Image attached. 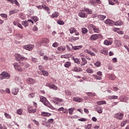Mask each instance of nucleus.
<instances>
[{
  "label": "nucleus",
  "mask_w": 129,
  "mask_h": 129,
  "mask_svg": "<svg viewBox=\"0 0 129 129\" xmlns=\"http://www.w3.org/2000/svg\"><path fill=\"white\" fill-rule=\"evenodd\" d=\"M28 111L29 112V113H35V112H36V109H31L28 108Z\"/></svg>",
  "instance_id": "nucleus-29"
},
{
  "label": "nucleus",
  "mask_w": 129,
  "mask_h": 129,
  "mask_svg": "<svg viewBox=\"0 0 129 129\" xmlns=\"http://www.w3.org/2000/svg\"><path fill=\"white\" fill-rule=\"evenodd\" d=\"M73 100L76 102H82V101H83V99L78 97H75L73 98Z\"/></svg>",
  "instance_id": "nucleus-10"
},
{
  "label": "nucleus",
  "mask_w": 129,
  "mask_h": 129,
  "mask_svg": "<svg viewBox=\"0 0 129 129\" xmlns=\"http://www.w3.org/2000/svg\"><path fill=\"white\" fill-rule=\"evenodd\" d=\"M48 123H53L54 119H49L48 120Z\"/></svg>",
  "instance_id": "nucleus-57"
},
{
  "label": "nucleus",
  "mask_w": 129,
  "mask_h": 129,
  "mask_svg": "<svg viewBox=\"0 0 129 129\" xmlns=\"http://www.w3.org/2000/svg\"><path fill=\"white\" fill-rule=\"evenodd\" d=\"M61 58H65L66 59H68V58H70L69 55L67 54L66 55H61Z\"/></svg>",
  "instance_id": "nucleus-52"
},
{
  "label": "nucleus",
  "mask_w": 129,
  "mask_h": 129,
  "mask_svg": "<svg viewBox=\"0 0 129 129\" xmlns=\"http://www.w3.org/2000/svg\"><path fill=\"white\" fill-rule=\"evenodd\" d=\"M69 31L71 34H73V33H76V32H77V30H76V29H75V28H70L69 29Z\"/></svg>",
  "instance_id": "nucleus-28"
},
{
  "label": "nucleus",
  "mask_w": 129,
  "mask_h": 129,
  "mask_svg": "<svg viewBox=\"0 0 129 129\" xmlns=\"http://www.w3.org/2000/svg\"><path fill=\"white\" fill-rule=\"evenodd\" d=\"M26 81L30 85H34L36 83V80L32 78H27Z\"/></svg>",
  "instance_id": "nucleus-4"
},
{
  "label": "nucleus",
  "mask_w": 129,
  "mask_h": 129,
  "mask_svg": "<svg viewBox=\"0 0 129 129\" xmlns=\"http://www.w3.org/2000/svg\"><path fill=\"white\" fill-rule=\"evenodd\" d=\"M58 45L59 44H58V42H54V43H53L52 46L54 47V48H56L58 47Z\"/></svg>",
  "instance_id": "nucleus-55"
},
{
  "label": "nucleus",
  "mask_w": 129,
  "mask_h": 129,
  "mask_svg": "<svg viewBox=\"0 0 129 129\" xmlns=\"http://www.w3.org/2000/svg\"><path fill=\"white\" fill-rule=\"evenodd\" d=\"M94 77L95 78V79L97 80H101L102 79V78H101V77H98L96 75H94Z\"/></svg>",
  "instance_id": "nucleus-51"
},
{
  "label": "nucleus",
  "mask_w": 129,
  "mask_h": 129,
  "mask_svg": "<svg viewBox=\"0 0 129 129\" xmlns=\"http://www.w3.org/2000/svg\"><path fill=\"white\" fill-rule=\"evenodd\" d=\"M17 114H22L23 113V110L22 109H19L18 110H17Z\"/></svg>",
  "instance_id": "nucleus-46"
},
{
  "label": "nucleus",
  "mask_w": 129,
  "mask_h": 129,
  "mask_svg": "<svg viewBox=\"0 0 129 129\" xmlns=\"http://www.w3.org/2000/svg\"><path fill=\"white\" fill-rule=\"evenodd\" d=\"M1 16L3 18H8V15L6 14H1Z\"/></svg>",
  "instance_id": "nucleus-60"
},
{
  "label": "nucleus",
  "mask_w": 129,
  "mask_h": 129,
  "mask_svg": "<svg viewBox=\"0 0 129 129\" xmlns=\"http://www.w3.org/2000/svg\"><path fill=\"white\" fill-rule=\"evenodd\" d=\"M72 59L74 61L75 63H76L77 64H80V61H79V59L78 58H75L74 56H72Z\"/></svg>",
  "instance_id": "nucleus-19"
},
{
  "label": "nucleus",
  "mask_w": 129,
  "mask_h": 129,
  "mask_svg": "<svg viewBox=\"0 0 129 129\" xmlns=\"http://www.w3.org/2000/svg\"><path fill=\"white\" fill-rule=\"evenodd\" d=\"M54 100H56V101H58L59 102H62V101H63V100H62V99H59L58 98H54L53 99Z\"/></svg>",
  "instance_id": "nucleus-48"
},
{
  "label": "nucleus",
  "mask_w": 129,
  "mask_h": 129,
  "mask_svg": "<svg viewBox=\"0 0 129 129\" xmlns=\"http://www.w3.org/2000/svg\"><path fill=\"white\" fill-rule=\"evenodd\" d=\"M57 24H58V25H60L61 26H63V25H64V24H65L64 23V22H63V21L62 20H58L57 22Z\"/></svg>",
  "instance_id": "nucleus-39"
},
{
  "label": "nucleus",
  "mask_w": 129,
  "mask_h": 129,
  "mask_svg": "<svg viewBox=\"0 0 129 129\" xmlns=\"http://www.w3.org/2000/svg\"><path fill=\"white\" fill-rule=\"evenodd\" d=\"M86 95H88V96H95V94L92 93V92L86 93Z\"/></svg>",
  "instance_id": "nucleus-38"
},
{
  "label": "nucleus",
  "mask_w": 129,
  "mask_h": 129,
  "mask_svg": "<svg viewBox=\"0 0 129 129\" xmlns=\"http://www.w3.org/2000/svg\"><path fill=\"white\" fill-rule=\"evenodd\" d=\"M36 7L37 8V9L38 10H42V9L44 8V6H36Z\"/></svg>",
  "instance_id": "nucleus-58"
},
{
  "label": "nucleus",
  "mask_w": 129,
  "mask_h": 129,
  "mask_svg": "<svg viewBox=\"0 0 129 129\" xmlns=\"http://www.w3.org/2000/svg\"><path fill=\"white\" fill-rule=\"evenodd\" d=\"M57 49L58 50V51H65V50L66 49V48L65 47V46H59V47H58L57 48Z\"/></svg>",
  "instance_id": "nucleus-24"
},
{
  "label": "nucleus",
  "mask_w": 129,
  "mask_h": 129,
  "mask_svg": "<svg viewBox=\"0 0 129 129\" xmlns=\"http://www.w3.org/2000/svg\"><path fill=\"white\" fill-rule=\"evenodd\" d=\"M0 79L1 80H3V79H5L4 77V73H2V74H0Z\"/></svg>",
  "instance_id": "nucleus-59"
},
{
  "label": "nucleus",
  "mask_w": 129,
  "mask_h": 129,
  "mask_svg": "<svg viewBox=\"0 0 129 129\" xmlns=\"http://www.w3.org/2000/svg\"><path fill=\"white\" fill-rule=\"evenodd\" d=\"M112 31H113V32H117V33H118V31H119V28H113L112 29Z\"/></svg>",
  "instance_id": "nucleus-54"
},
{
  "label": "nucleus",
  "mask_w": 129,
  "mask_h": 129,
  "mask_svg": "<svg viewBox=\"0 0 129 129\" xmlns=\"http://www.w3.org/2000/svg\"><path fill=\"white\" fill-rule=\"evenodd\" d=\"M93 31L94 32V33H99L100 32V30H99V29L97 28L96 27H95V28H93Z\"/></svg>",
  "instance_id": "nucleus-37"
},
{
  "label": "nucleus",
  "mask_w": 129,
  "mask_h": 129,
  "mask_svg": "<svg viewBox=\"0 0 129 129\" xmlns=\"http://www.w3.org/2000/svg\"><path fill=\"white\" fill-rule=\"evenodd\" d=\"M87 32H88V30H87V29H86L85 28H83L82 29V34H87Z\"/></svg>",
  "instance_id": "nucleus-34"
},
{
  "label": "nucleus",
  "mask_w": 129,
  "mask_h": 129,
  "mask_svg": "<svg viewBox=\"0 0 129 129\" xmlns=\"http://www.w3.org/2000/svg\"><path fill=\"white\" fill-rule=\"evenodd\" d=\"M82 47H83L82 45H79V46H72V48L73 50H79V49H81Z\"/></svg>",
  "instance_id": "nucleus-21"
},
{
  "label": "nucleus",
  "mask_w": 129,
  "mask_h": 129,
  "mask_svg": "<svg viewBox=\"0 0 129 129\" xmlns=\"http://www.w3.org/2000/svg\"><path fill=\"white\" fill-rule=\"evenodd\" d=\"M69 111L70 114H72V113H73V112L74 111V108H71L69 109Z\"/></svg>",
  "instance_id": "nucleus-42"
},
{
  "label": "nucleus",
  "mask_w": 129,
  "mask_h": 129,
  "mask_svg": "<svg viewBox=\"0 0 129 129\" xmlns=\"http://www.w3.org/2000/svg\"><path fill=\"white\" fill-rule=\"evenodd\" d=\"M41 115L42 116H46L47 117H49V116H51V115H52V114L48 112H42L41 113Z\"/></svg>",
  "instance_id": "nucleus-13"
},
{
  "label": "nucleus",
  "mask_w": 129,
  "mask_h": 129,
  "mask_svg": "<svg viewBox=\"0 0 129 129\" xmlns=\"http://www.w3.org/2000/svg\"><path fill=\"white\" fill-rule=\"evenodd\" d=\"M34 45H31V44H28L26 45H24L23 46V49H25V50H27L28 51H32L33 49H34Z\"/></svg>",
  "instance_id": "nucleus-3"
},
{
  "label": "nucleus",
  "mask_w": 129,
  "mask_h": 129,
  "mask_svg": "<svg viewBox=\"0 0 129 129\" xmlns=\"http://www.w3.org/2000/svg\"><path fill=\"white\" fill-rule=\"evenodd\" d=\"M104 44L106 46H109V45H111V41L109 42L107 40H105L104 42Z\"/></svg>",
  "instance_id": "nucleus-31"
},
{
  "label": "nucleus",
  "mask_w": 129,
  "mask_h": 129,
  "mask_svg": "<svg viewBox=\"0 0 129 129\" xmlns=\"http://www.w3.org/2000/svg\"><path fill=\"white\" fill-rule=\"evenodd\" d=\"M3 76L4 77V79H9L11 76L9 74V73L3 72Z\"/></svg>",
  "instance_id": "nucleus-15"
},
{
  "label": "nucleus",
  "mask_w": 129,
  "mask_h": 129,
  "mask_svg": "<svg viewBox=\"0 0 129 129\" xmlns=\"http://www.w3.org/2000/svg\"><path fill=\"white\" fill-rule=\"evenodd\" d=\"M97 111L98 113H102V109L100 107H99V110L98 109Z\"/></svg>",
  "instance_id": "nucleus-63"
},
{
  "label": "nucleus",
  "mask_w": 129,
  "mask_h": 129,
  "mask_svg": "<svg viewBox=\"0 0 129 129\" xmlns=\"http://www.w3.org/2000/svg\"><path fill=\"white\" fill-rule=\"evenodd\" d=\"M45 86H47V87H49V88L51 89H53L54 90H57L58 89V87L55 86V85H52L49 83H47L45 85Z\"/></svg>",
  "instance_id": "nucleus-7"
},
{
  "label": "nucleus",
  "mask_w": 129,
  "mask_h": 129,
  "mask_svg": "<svg viewBox=\"0 0 129 129\" xmlns=\"http://www.w3.org/2000/svg\"><path fill=\"white\" fill-rule=\"evenodd\" d=\"M13 66H14L15 70H16L17 69H18L20 67V65H19V64H18L17 62H15L13 64Z\"/></svg>",
  "instance_id": "nucleus-32"
},
{
  "label": "nucleus",
  "mask_w": 129,
  "mask_h": 129,
  "mask_svg": "<svg viewBox=\"0 0 129 129\" xmlns=\"http://www.w3.org/2000/svg\"><path fill=\"white\" fill-rule=\"evenodd\" d=\"M79 16L81 18H87V14L83 12H81L80 13H79Z\"/></svg>",
  "instance_id": "nucleus-12"
},
{
  "label": "nucleus",
  "mask_w": 129,
  "mask_h": 129,
  "mask_svg": "<svg viewBox=\"0 0 129 129\" xmlns=\"http://www.w3.org/2000/svg\"><path fill=\"white\" fill-rule=\"evenodd\" d=\"M84 12H87L88 13V14H89L90 15H91V14H92V11H90L89 9H84Z\"/></svg>",
  "instance_id": "nucleus-43"
},
{
  "label": "nucleus",
  "mask_w": 129,
  "mask_h": 129,
  "mask_svg": "<svg viewBox=\"0 0 129 129\" xmlns=\"http://www.w3.org/2000/svg\"><path fill=\"white\" fill-rule=\"evenodd\" d=\"M119 100H120V101H122L123 102H126V101L128 100V98L126 96H120L119 97Z\"/></svg>",
  "instance_id": "nucleus-9"
},
{
  "label": "nucleus",
  "mask_w": 129,
  "mask_h": 129,
  "mask_svg": "<svg viewBox=\"0 0 129 129\" xmlns=\"http://www.w3.org/2000/svg\"><path fill=\"white\" fill-rule=\"evenodd\" d=\"M97 104H98V105H101L102 104H106V102L104 100L97 101Z\"/></svg>",
  "instance_id": "nucleus-27"
},
{
  "label": "nucleus",
  "mask_w": 129,
  "mask_h": 129,
  "mask_svg": "<svg viewBox=\"0 0 129 129\" xmlns=\"http://www.w3.org/2000/svg\"><path fill=\"white\" fill-rule=\"evenodd\" d=\"M81 69H79L77 67H75L72 70L74 72H80L81 71Z\"/></svg>",
  "instance_id": "nucleus-20"
},
{
  "label": "nucleus",
  "mask_w": 129,
  "mask_h": 129,
  "mask_svg": "<svg viewBox=\"0 0 129 129\" xmlns=\"http://www.w3.org/2000/svg\"><path fill=\"white\" fill-rule=\"evenodd\" d=\"M123 24V22H122L120 20H118L116 21V22H114V25L115 26H121Z\"/></svg>",
  "instance_id": "nucleus-16"
},
{
  "label": "nucleus",
  "mask_w": 129,
  "mask_h": 129,
  "mask_svg": "<svg viewBox=\"0 0 129 129\" xmlns=\"http://www.w3.org/2000/svg\"><path fill=\"white\" fill-rule=\"evenodd\" d=\"M5 115L6 118H12V116H11V115H9L7 113H5Z\"/></svg>",
  "instance_id": "nucleus-49"
},
{
  "label": "nucleus",
  "mask_w": 129,
  "mask_h": 129,
  "mask_svg": "<svg viewBox=\"0 0 129 129\" xmlns=\"http://www.w3.org/2000/svg\"><path fill=\"white\" fill-rule=\"evenodd\" d=\"M70 66H71V62L70 61H67L64 64V67H66V68H69Z\"/></svg>",
  "instance_id": "nucleus-22"
},
{
  "label": "nucleus",
  "mask_w": 129,
  "mask_h": 129,
  "mask_svg": "<svg viewBox=\"0 0 129 129\" xmlns=\"http://www.w3.org/2000/svg\"><path fill=\"white\" fill-rule=\"evenodd\" d=\"M20 11L18 9H14L13 10H11L9 12V14L10 15H14V14H17V13H19Z\"/></svg>",
  "instance_id": "nucleus-14"
},
{
  "label": "nucleus",
  "mask_w": 129,
  "mask_h": 129,
  "mask_svg": "<svg viewBox=\"0 0 129 129\" xmlns=\"http://www.w3.org/2000/svg\"><path fill=\"white\" fill-rule=\"evenodd\" d=\"M99 37L100 38H102V35L100 34H94L90 37V40H91V41H95V40H97V39H98Z\"/></svg>",
  "instance_id": "nucleus-2"
},
{
  "label": "nucleus",
  "mask_w": 129,
  "mask_h": 129,
  "mask_svg": "<svg viewBox=\"0 0 129 129\" xmlns=\"http://www.w3.org/2000/svg\"><path fill=\"white\" fill-rule=\"evenodd\" d=\"M112 61L113 63H116L117 62V59H116V58L114 57L112 58Z\"/></svg>",
  "instance_id": "nucleus-61"
},
{
  "label": "nucleus",
  "mask_w": 129,
  "mask_h": 129,
  "mask_svg": "<svg viewBox=\"0 0 129 129\" xmlns=\"http://www.w3.org/2000/svg\"><path fill=\"white\" fill-rule=\"evenodd\" d=\"M42 73L44 76H48L49 75V73L45 71H42Z\"/></svg>",
  "instance_id": "nucleus-35"
},
{
  "label": "nucleus",
  "mask_w": 129,
  "mask_h": 129,
  "mask_svg": "<svg viewBox=\"0 0 129 129\" xmlns=\"http://www.w3.org/2000/svg\"><path fill=\"white\" fill-rule=\"evenodd\" d=\"M114 117L120 120L121 119H122V118L123 117V114L120 113H116L114 115Z\"/></svg>",
  "instance_id": "nucleus-5"
},
{
  "label": "nucleus",
  "mask_w": 129,
  "mask_h": 129,
  "mask_svg": "<svg viewBox=\"0 0 129 129\" xmlns=\"http://www.w3.org/2000/svg\"><path fill=\"white\" fill-rule=\"evenodd\" d=\"M106 25H109V26H113L114 25V21L111 20L110 19H107L104 22Z\"/></svg>",
  "instance_id": "nucleus-8"
},
{
  "label": "nucleus",
  "mask_w": 129,
  "mask_h": 129,
  "mask_svg": "<svg viewBox=\"0 0 129 129\" xmlns=\"http://www.w3.org/2000/svg\"><path fill=\"white\" fill-rule=\"evenodd\" d=\"M65 93L67 95H68L69 96H71V95H72V93L68 90H66Z\"/></svg>",
  "instance_id": "nucleus-36"
},
{
  "label": "nucleus",
  "mask_w": 129,
  "mask_h": 129,
  "mask_svg": "<svg viewBox=\"0 0 129 129\" xmlns=\"http://www.w3.org/2000/svg\"><path fill=\"white\" fill-rule=\"evenodd\" d=\"M79 121H86V120H87V119H86V118H81L80 119H78Z\"/></svg>",
  "instance_id": "nucleus-56"
},
{
  "label": "nucleus",
  "mask_w": 129,
  "mask_h": 129,
  "mask_svg": "<svg viewBox=\"0 0 129 129\" xmlns=\"http://www.w3.org/2000/svg\"><path fill=\"white\" fill-rule=\"evenodd\" d=\"M94 65L97 67H100V62L97 61L94 63Z\"/></svg>",
  "instance_id": "nucleus-53"
},
{
  "label": "nucleus",
  "mask_w": 129,
  "mask_h": 129,
  "mask_svg": "<svg viewBox=\"0 0 129 129\" xmlns=\"http://www.w3.org/2000/svg\"><path fill=\"white\" fill-rule=\"evenodd\" d=\"M28 97L30 98H33V97H35V94L34 93H31L30 94H29L28 95Z\"/></svg>",
  "instance_id": "nucleus-44"
},
{
  "label": "nucleus",
  "mask_w": 129,
  "mask_h": 129,
  "mask_svg": "<svg viewBox=\"0 0 129 129\" xmlns=\"http://www.w3.org/2000/svg\"><path fill=\"white\" fill-rule=\"evenodd\" d=\"M108 78H109L111 80H115V76H114V75H110L108 76Z\"/></svg>",
  "instance_id": "nucleus-30"
},
{
  "label": "nucleus",
  "mask_w": 129,
  "mask_h": 129,
  "mask_svg": "<svg viewBox=\"0 0 129 129\" xmlns=\"http://www.w3.org/2000/svg\"><path fill=\"white\" fill-rule=\"evenodd\" d=\"M126 122H127V120H125L121 122V126H124L125 124H126Z\"/></svg>",
  "instance_id": "nucleus-40"
},
{
  "label": "nucleus",
  "mask_w": 129,
  "mask_h": 129,
  "mask_svg": "<svg viewBox=\"0 0 129 129\" xmlns=\"http://www.w3.org/2000/svg\"><path fill=\"white\" fill-rule=\"evenodd\" d=\"M98 18H99V19H100V20L103 21V20H104V19H105V18H106V16H105L104 15H99Z\"/></svg>",
  "instance_id": "nucleus-33"
},
{
  "label": "nucleus",
  "mask_w": 129,
  "mask_h": 129,
  "mask_svg": "<svg viewBox=\"0 0 129 129\" xmlns=\"http://www.w3.org/2000/svg\"><path fill=\"white\" fill-rule=\"evenodd\" d=\"M22 25H23V26H24V27H28L29 21H22Z\"/></svg>",
  "instance_id": "nucleus-23"
},
{
  "label": "nucleus",
  "mask_w": 129,
  "mask_h": 129,
  "mask_svg": "<svg viewBox=\"0 0 129 129\" xmlns=\"http://www.w3.org/2000/svg\"><path fill=\"white\" fill-rule=\"evenodd\" d=\"M16 70L18 71V72H23L24 71V69L20 67Z\"/></svg>",
  "instance_id": "nucleus-50"
},
{
  "label": "nucleus",
  "mask_w": 129,
  "mask_h": 129,
  "mask_svg": "<svg viewBox=\"0 0 129 129\" xmlns=\"http://www.w3.org/2000/svg\"><path fill=\"white\" fill-rule=\"evenodd\" d=\"M33 19L34 22H38L39 21V18H38L37 17H34Z\"/></svg>",
  "instance_id": "nucleus-62"
},
{
  "label": "nucleus",
  "mask_w": 129,
  "mask_h": 129,
  "mask_svg": "<svg viewBox=\"0 0 129 129\" xmlns=\"http://www.w3.org/2000/svg\"><path fill=\"white\" fill-rule=\"evenodd\" d=\"M31 60H32V61H33L34 62H37V58H36L32 57V58H31Z\"/></svg>",
  "instance_id": "nucleus-64"
},
{
  "label": "nucleus",
  "mask_w": 129,
  "mask_h": 129,
  "mask_svg": "<svg viewBox=\"0 0 129 129\" xmlns=\"http://www.w3.org/2000/svg\"><path fill=\"white\" fill-rule=\"evenodd\" d=\"M59 15L60 14L58 12H54L51 16L50 18H52L53 19L54 18H57V17L59 16Z\"/></svg>",
  "instance_id": "nucleus-11"
},
{
  "label": "nucleus",
  "mask_w": 129,
  "mask_h": 129,
  "mask_svg": "<svg viewBox=\"0 0 129 129\" xmlns=\"http://www.w3.org/2000/svg\"><path fill=\"white\" fill-rule=\"evenodd\" d=\"M42 43H49V39L47 38H43L42 40Z\"/></svg>",
  "instance_id": "nucleus-41"
},
{
  "label": "nucleus",
  "mask_w": 129,
  "mask_h": 129,
  "mask_svg": "<svg viewBox=\"0 0 129 129\" xmlns=\"http://www.w3.org/2000/svg\"><path fill=\"white\" fill-rule=\"evenodd\" d=\"M40 101L42 102V103L44 104V105L47 106V107H50V108H52V107H53V106L51 105V104H50L48 100H47L46 97L41 96L40 97Z\"/></svg>",
  "instance_id": "nucleus-1"
},
{
  "label": "nucleus",
  "mask_w": 129,
  "mask_h": 129,
  "mask_svg": "<svg viewBox=\"0 0 129 129\" xmlns=\"http://www.w3.org/2000/svg\"><path fill=\"white\" fill-rule=\"evenodd\" d=\"M86 72H87V73H90L91 74L92 73H93V70L91 69H88L87 70H86Z\"/></svg>",
  "instance_id": "nucleus-45"
},
{
  "label": "nucleus",
  "mask_w": 129,
  "mask_h": 129,
  "mask_svg": "<svg viewBox=\"0 0 129 129\" xmlns=\"http://www.w3.org/2000/svg\"><path fill=\"white\" fill-rule=\"evenodd\" d=\"M16 61H24L26 59V57L22 56L20 54L17 53L16 55Z\"/></svg>",
  "instance_id": "nucleus-6"
},
{
  "label": "nucleus",
  "mask_w": 129,
  "mask_h": 129,
  "mask_svg": "<svg viewBox=\"0 0 129 129\" xmlns=\"http://www.w3.org/2000/svg\"><path fill=\"white\" fill-rule=\"evenodd\" d=\"M43 10H45V11H46V12H49V11H50V8L44 5L43 6Z\"/></svg>",
  "instance_id": "nucleus-47"
},
{
  "label": "nucleus",
  "mask_w": 129,
  "mask_h": 129,
  "mask_svg": "<svg viewBox=\"0 0 129 129\" xmlns=\"http://www.w3.org/2000/svg\"><path fill=\"white\" fill-rule=\"evenodd\" d=\"M82 59V62H81V66H84V65H86V64H87V60L83 57L81 58Z\"/></svg>",
  "instance_id": "nucleus-17"
},
{
  "label": "nucleus",
  "mask_w": 129,
  "mask_h": 129,
  "mask_svg": "<svg viewBox=\"0 0 129 129\" xmlns=\"http://www.w3.org/2000/svg\"><path fill=\"white\" fill-rule=\"evenodd\" d=\"M100 53L104 55H107V50L105 48H103L100 50Z\"/></svg>",
  "instance_id": "nucleus-25"
},
{
  "label": "nucleus",
  "mask_w": 129,
  "mask_h": 129,
  "mask_svg": "<svg viewBox=\"0 0 129 129\" xmlns=\"http://www.w3.org/2000/svg\"><path fill=\"white\" fill-rule=\"evenodd\" d=\"M21 65H22V66H23V67H24V68H23V69H25V68H26V69L29 68V67H30V64H29V63H28L27 62H22V63H21Z\"/></svg>",
  "instance_id": "nucleus-18"
},
{
  "label": "nucleus",
  "mask_w": 129,
  "mask_h": 129,
  "mask_svg": "<svg viewBox=\"0 0 129 129\" xmlns=\"http://www.w3.org/2000/svg\"><path fill=\"white\" fill-rule=\"evenodd\" d=\"M18 92H19V89H13L12 90V94H14V95H17Z\"/></svg>",
  "instance_id": "nucleus-26"
}]
</instances>
